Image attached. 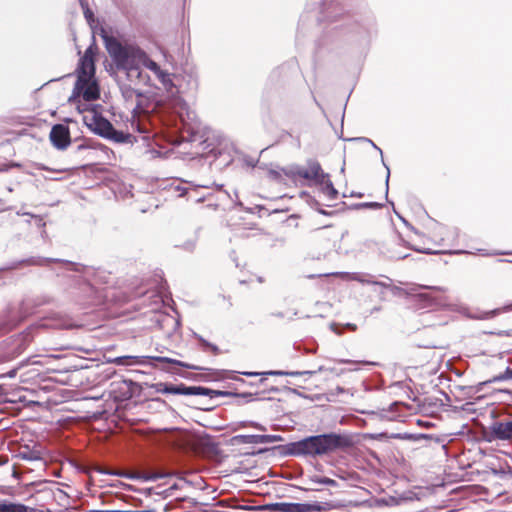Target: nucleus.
Wrapping results in <instances>:
<instances>
[{"instance_id":"34","label":"nucleus","mask_w":512,"mask_h":512,"mask_svg":"<svg viewBox=\"0 0 512 512\" xmlns=\"http://www.w3.org/2000/svg\"><path fill=\"white\" fill-rule=\"evenodd\" d=\"M436 229L438 230V233H439V234H442V230H444L445 228H444L443 226H440V225H439V226H437V228H436Z\"/></svg>"},{"instance_id":"9","label":"nucleus","mask_w":512,"mask_h":512,"mask_svg":"<svg viewBox=\"0 0 512 512\" xmlns=\"http://www.w3.org/2000/svg\"><path fill=\"white\" fill-rule=\"evenodd\" d=\"M273 509L278 512H310V511H322L319 505H310L302 503H275Z\"/></svg>"},{"instance_id":"10","label":"nucleus","mask_w":512,"mask_h":512,"mask_svg":"<svg viewBox=\"0 0 512 512\" xmlns=\"http://www.w3.org/2000/svg\"><path fill=\"white\" fill-rule=\"evenodd\" d=\"M95 74V66L91 49H87L84 56L80 59L77 79L93 78Z\"/></svg>"},{"instance_id":"33","label":"nucleus","mask_w":512,"mask_h":512,"mask_svg":"<svg viewBox=\"0 0 512 512\" xmlns=\"http://www.w3.org/2000/svg\"><path fill=\"white\" fill-rule=\"evenodd\" d=\"M370 142L372 143L373 147H375L379 151V153L381 154V157L383 158L382 150L379 147H377L372 141H370Z\"/></svg>"},{"instance_id":"3","label":"nucleus","mask_w":512,"mask_h":512,"mask_svg":"<svg viewBox=\"0 0 512 512\" xmlns=\"http://www.w3.org/2000/svg\"><path fill=\"white\" fill-rule=\"evenodd\" d=\"M287 175L295 180L298 178L305 179L310 185L320 186L322 192L329 199H335L337 197L338 192L330 181L329 175L322 170L321 165L317 161H308L306 167L297 166L291 168Z\"/></svg>"},{"instance_id":"16","label":"nucleus","mask_w":512,"mask_h":512,"mask_svg":"<svg viewBox=\"0 0 512 512\" xmlns=\"http://www.w3.org/2000/svg\"><path fill=\"white\" fill-rule=\"evenodd\" d=\"M233 439L240 444H261L260 435H237Z\"/></svg>"},{"instance_id":"13","label":"nucleus","mask_w":512,"mask_h":512,"mask_svg":"<svg viewBox=\"0 0 512 512\" xmlns=\"http://www.w3.org/2000/svg\"><path fill=\"white\" fill-rule=\"evenodd\" d=\"M0 512H34L33 508L7 500L0 501Z\"/></svg>"},{"instance_id":"15","label":"nucleus","mask_w":512,"mask_h":512,"mask_svg":"<svg viewBox=\"0 0 512 512\" xmlns=\"http://www.w3.org/2000/svg\"><path fill=\"white\" fill-rule=\"evenodd\" d=\"M146 356H119L112 359L110 362L116 365H133V364H143Z\"/></svg>"},{"instance_id":"7","label":"nucleus","mask_w":512,"mask_h":512,"mask_svg":"<svg viewBox=\"0 0 512 512\" xmlns=\"http://www.w3.org/2000/svg\"><path fill=\"white\" fill-rule=\"evenodd\" d=\"M74 94L81 95L86 101H94L99 97V87L95 78L77 79Z\"/></svg>"},{"instance_id":"35","label":"nucleus","mask_w":512,"mask_h":512,"mask_svg":"<svg viewBox=\"0 0 512 512\" xmlns=\"http://www.w3.org/2000/svg\"><path fill=\"white\" fill-rule=\"evenodd\" d=\"M8 376L10 378L14 377L15 376V371L13 370V371L9 372Z\"/></svg>"},{"instance_id":"6","label":"nucleus","mask_w":512,"mask_h":512,"mask_svg":"<svg viewBox=\"0 0 512 512\" xmlns=\"http://www.w3.org/2000/svg\"><path fill=\"white\" fill-rule=\"evenodd\" d=\"M161 388L158 391L166 394H174V395H210L211 393H216L213 390H210L205 387L200 386H185L181 385H168V384H159Z\"/></svg>"},{"instance_id":"11","label":"nucleus","mask_w":512,"mask_h":512,"mask_svg":"<svg viewBox=\"0 0 512 512\" xmlns=\"http://www.w3.org/2000/svg\"><path fill=\"white\" fill-rule=\"evenodd\" d=\"M92 123H87V125L93 130L95 133L108 138L112 134L113 126L109 121L102 117H96L92 116L91 118Z\"/></svg>"},{"instance_id":"18","label":"nucleus","mask_w":512,"mask_h":512,"mask_svg":"<svg viewBox=\"0 0 512 512\" xmlns=\"http://www.w3.org/2000/svg\"><path fill=\"white\" fill-rule=\"evenodd\" d=\"M310 482L314 484H321V485H327L336 487L338 484L334 479L328 478V477H320V476H312L310 477Z\"/></svg>"},{"instance_id":"8","label":"nucleus","mask_w":512,"mask_h":512,"mask_svg":"<svg viewBox=\"0 0 512 512\" xmlns=\"http://www.w3.org/2000/svg\"><path fill=\"white\" fill-rule=\"evenodd\" d=\"M50 140L53 146L59 150H64L70 145V133L68 127L57 124L50 132Z\"/></svg>"},{"instance_id":"39","label":"nucleus","mask_w":512,"mask_h":512,"mask_svg":"<svg viewBox=\"0 0 512 512\" xmlns=\"http://www.w3.org/2000/svg\"><path fill=\"white\" fill-rule=\"evenodd\" d=\"M512 309V304L505 308V310Z\"/></svg>"},{"instance_id":"1","label":"nucleus","mask_w":512,"mask_h":512,"mask_svg":"<svg viewBox=\"0 0 512 512\" xmlns=\"http://www.w3.org/2000/svg\"><path fill=\"white\" fill-rule=\"evenodd\" d=\"M103 38L106 50L116 67L119 70L126 71L127 77L131 81L137 79L146 83L149 80V77L140 70V66L146 67L151 59L144 50L132 44H122L111 36H104Z\"/></svg>"},{"instance_id":"2","label":"nucleus","mask_w":512,"mask_h":512,"mask_svg":"<svg viewBox=\"0 0 512 512\" xmlns=\"http://www.w3.org/2000/svg\"><path fill=\"white\" fill-rule=\"evenodd\" d=\"M341 445V438L336 434L310 436L287 445V453L292 456L315 457L327 454Z\"/></svg>"},{"instance_id":"32","label":"nucleus","mask_w":512,"mask_h":512,"mask_svg":"<svg viewBox=\"0 0 512 512\" xmlns=\"http://www.w3.org/2000/svg\"><path fill=\"white\" fill-rule=\"evenodd\" d=\"M339 363H355L354 361L348 360V359H342L338 361Z\"/></svg>"},{"instance_id":"40","label":"nucleus","mask_w":512,"mask_h":512,"mask_svg":"<svg viewBox=\"0 0 512 512\" xmlns=\"http://www.w3.org/2000/svg\"><path fill=\"white\" fill-rule=\"evenodd\" d=\"M79 1H80V3H81V6H83V0H79Z\"/></svg>"},{"instance_id":"14","label":"nucleus","mask_w":512,"mask_h":512,"mask_svg":"<svg viewBox=\"0 0 512 512\" xmlns=\"http://www.w3.org/2000/svg\"><path fill=\"white\" fill-rule=\"evenodd\" d=\"M27 346V336L19 335L12 340V347L9 353L11 358L21 354Z\"/></svg>"},{"instance_id":"4","label":"nucleus","mask_w":512,"mask_h":512,"mask_svg":"<svg viewBox=\"0 0 512 512\" xmlns=\"http://www.w3.org/2000/svg\"><path fill=\"white\" fill-rule=\"evenodd\" d=\"M122 93L123 96L127 99L133 98L134 96L137 99H141L143 97V93L141 91L136 90L130 86L124 87L122 89ZM148 118V111L143 108L141 101L138 100L137 105L132 112V129L139 133H148L150 130V122Z\"/></svg>"},{"instance_id":"25","label":"nucleus","mask_w":512,"mask_h":512,"mask_svg":"<svg viewBox=\"0 0 512 512\" xmlns=\"http://www.w3.org/2000/svg\"><path fill=\"white\" fill-rule=\"evenodd\" d=\"M352 279L353 280H356L358 282H361V283H366V284H375V285H383L382 283L380 282H377V281H371V280H368L366 278H362L361 276H359L358 274H354L352 276Z\"/></svg>"},{"instance_id":"29","label":"nucleus","mask_w":512,"mask_h":512,"mask_svg":"<svg viewBox=\"0 0 512 512\" xmlns=\"http://www.w3.org/2000/svg\"><path fill=\"white\" fill-rule=\"evenodd\" d=\"M242 374L246 375V376H257V375H259V373H257V372H243Z\"/></svg>"},{"instance_id":"20","label":"nucleus","mask_w":512,"mask_h":512,"mask_svg":"<svg viewBox=\"0 0 512 512\" xmlns=\"http://www.w3.org/2000/svg\"><path fill=\"white\" fill-rule=\"evenodd\" d=\"M281 441H283V438L280 435H260L261 444L275 443Z\"/></svg>"},{"instance_id":"26","label":"nucleus","mask_w":512,"mask_h":512,"mask_svg":"<svg viewBox=\"0 0 512 512\" xmlns=\"http://www.w3.org/2000/svg\"><path fill=\"white\" fill-rule=\"evenodd\" d=\"M82 7L85 9V10H84V15H85L86 19H87V20L92 19V17H93V12H92L90 9L85 8V6H84V5H83Z\"/></svg>"},{"instance_id":"24","label":"nucleus","mask_w":512,"mask_h":512,"mask_svg":"<svg viewBox=\"0 0 512 512\" xmlns=\"http://www.w3.org/2000/svg\"><path fill=\"white\" fill-rule=\"evenodd\" d=\"M197 339L202 343L203 346H205L206 348H209L211 349V351L214 353V354H218L219 352V349L216 345L214 344H211L209 342H207L205 339H203L201 336L199 335H196Z\"/></svg>"},{"instance_id":"27","label":"nucleus","mask_w":512,"mask_h":512,"mask_svg":"<svg viewBox=\"0 0 512 512\" xmlns=\"http://www.w3.org/2000/svg\"><path fill=\"white\" fill-rule=\"evenodd\" d=\"M362 206L364 207H373V208H379L381 205L376 203V202H371V203H365V204H362Z\"/></svg>"},{"instance_id":"21","label":"nucleus","mask_w":512,"mask_h":512,"mask_svg":"<svg viewBox=\"0 0 512 512\" xmlns=\"http://www.w3.org/2000/svg\"><path fill=\"white\" fill-rule=\"evenodd\" d=\"M19 456L26 460H37L40 458L39 452L37 451H22Z\"/></svg>"},{"instance_id":"17","label":"nucleus","mask_w":512,"mask_h":512,"mask_svg":"<svg viewBox=\"0 0 512 512\" xmlns=\"http://www.w3.org/2000/svg\"><path fill=\"white\" fill-rule=\"evenodd\" d=\"M154 359L158 362L176 364L178 366L189 368V369H195V370L200 369V367H198V366L190 365L188 363H184V362H181V361H178V360H175L172 358H168V357H155Z\"/></svg>"},{"instance_id":"5","label":"nucleus","mask_w":512,"mask_h":512,"mask_svg":"<svg viewBox=\"0 0 512 512\" xmlns=\"http://www.w3.org/2000/svg\"><path fill=\"white\" fill-rule=\"evenodd\" d=\"M145 68L154 74L155 78L161 84L160 89L166 92L167 97L173 102V105L177 104L180 101V97L179 89L174 83L175 75L161 68V66L152 59L148 61Z\"/></svg>"},{"instance_id":"28","label":"nucleus","mask_w":512,"mask_h":512,"mask_svg":"<svg viewBox=\"0 0 512 512\" xmlns=\"http://www.w3.org/2000/svg\"><path fill=\"white\" fill-rule=\"evenodd\" d=\"M251 425H252L253 427H255L256 429H259V430H261V431H265V430H266V428H265L263 425H261V424H258V423H255V422H252V423H251Z\"/></svg>"},{"instance_id":"30","label":"nucleus","mask_w":512,"mask_h":512,"mask_svg":"<svg viewBox=\"0 0 512 512\" xmlns=\"http://www.w3.org/2000/svg\"><path fill=\"white\" fill-rule=\"evenodd\" d=\"M110 512H151V511H148V510H144V511H120V510H110Z\"/></svg>"},{"instance_id":"31","label":"nucleus","mask_w":512,"mask_h":512,"mask_svg":"<svg viewBox=\"0 0 512 512\" xmlns=\"http://www.w3.org/2000/svg\"><path fill=\"white\" fill-rule=\"evenodd\" d=\"M386 169H387L386 186L388 187V181H389V177H390V170H389V168L387 166H386Z\"/></svg>"},{"instance_id":"36","label":"nucleus","mask_w":512,"mask_h":512,"mask_svg":"<svg viewBox=\"0 0 512 512\" xmlns=\"http://www.w3.org/2000/svg\"><path fill=\"white\" fill-rule=\"evenodd\" d=\"M91 512H110V510H92Z\"/></svg>"},{"instance_id":"22","label":"nucleus","mask_w":512,"mask_h":512,"mask_svg":"<svg viewBox=\"0 0 512 512\" xmlns=\"http://www.w3.org/2000/svg\"><path fill=\"white\" fill-rule=\"evenodd\" d=\"M313 372H284V371H268V372H265L264 374L265 375H291V376H296V375H302V374H312Z\"/></svg>"},{"instance_id":"37","label":"nucleus","mask_w":512,"mask_h":512,"mask_svg":"<svg viewBox=\"0 0 512 512\" xmlns=\"http://www.w3.org/2000/svg\"><path fill=\"white\" fill-rule=\"evenodd\" d=\"M91 512H110V510H92Z\"/></svg>"},{"instance_id":"38","label":"nucleus","mask_w":512,"mask_h":512,"mask_svg":"<svg viewBox=\"0 0 512 512\" xmlns=\"http://www.w3.org/2000/svg\"><path fill=\"white\" fill-rule=\"evenodd\" d=\"M433 289L440 290V291H444V289H443V288H441V287H433Z\"/></svg>"},{"instance_id":"23","label":"nucleus","mask_w":512,"mask_h":512,"mask_svg":"<svg viewBox=\"0 0 512 512\" xmlns=\"http://www.w3.org/2000/svg\"><path fill=\"white\" fill-rule=\"evenodd\" d=\"M112 134L113 135H110V137H108V138L109 139H113V140H115L116 142H119V143L125 142L127 137H128V135H125L122 132H118L114 128H113Z\"/></svg>"},{"instance_id":"12","label":"nucleus","mask_w":512,"mask_h":512,"mask_svg":"<svg viewBox=\"0 0 512 512\" xmlns=\"http://www.w3.org/2000/svg\"><path fill=\"white\" fill-rule=\"evenodd\" d=\"M492 432L499 440L512 439V421L495 423L492 427Z\"/></svg>"},{"instance_id":"19","label":"nucleus","mask_w":512,"mask_h":512,"mask_svg":"<svg viewBox=\"0 0 512 512\" xmlns=\"http://www.w3.org/2000/svg\"><path fill=\"white\" fill-rule=\"evenodd\" d=\"M506 380H512V368L507 367L504 373L494 376L488 382L495 383V382H501V381H506Z\"/></svg>"}]
</instances>
